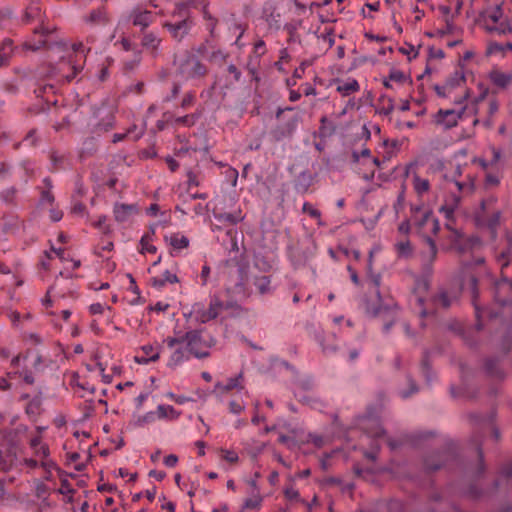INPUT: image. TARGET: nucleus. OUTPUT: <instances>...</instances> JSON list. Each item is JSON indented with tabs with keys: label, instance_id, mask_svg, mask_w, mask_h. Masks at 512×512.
<instances>
[{
	"label": "nucleus",
	"instance_id": "obj_1",
	"mask_svg": "<svg viewBox=\"0 0 512 512\" xmlns=\"http://www.w3.org/2000/svg\"><path fill=\"white\" fill-rule=\"evenodd\" d=\"M30 447L33 450L34 457L25 458L23 463L30 469L38 466L44 471V478L49 479L52 472L56 470V463L50 458V452L47 444L43 443L40 437H34L30 441Z\"/></svg>",
	"mask_w": 512,
	"mask_h": 512
},
{
	"label": "nucleus",
	"instance_id": "obj_2",
	"mask_svg": "<svg viewBox=\"0 0 512 512\" xmlns=\"http://www.w3.org/2000/svg\"><path fill=\"white\" fill-rule=\"evenodd\" d=\"M419 232L424 238L428 250L422 253V261L424 265H430L436 257L437 248L435 242L431 238V234H436L439 230L438 219L432 212H425L422 219L418 222Z\"/></svg>",
	"mask_w": 512,
	"mask_h": 512
},
{
	"label": "nucleus",
	"instance_id": "obj_3",
	"mask_svg": "<svg viewBox=\"0 0 512 512\" xmlns=\"http://www.w3.org/2000/svg\"><path fill=\"white\" fill-rule=\"evenodd\" d=\"M224 310V303L219 298H212L208 306L202 302H196L189 312L184 313L187 321L195 324H205L216 319Z\"/></svg>",
	"mask_w": 512,
	"mask_h": 512
},
{
	"label": "nucleus",
	"instance_id": "obj_4",
	"mask_svg": "<svg viewBox=\"0 0 512 512\" xmlns=\"http://www.w3.org/2000/svg\"><path fill=\"white\" fill-rule=\"evenodd\" d=\"M483 97L476 99L474 102H467L465 106H463L460 110L455 109H447L442 110L440 109L435 115H434V121L437 125L442 126L445 129L454 127L458 120L465 114L470 115H477L478 114V108L476 107V104L479 101H482Z\"/></svg>",
	"mask_w": 512,
	"mask_h": 512
},
{
	"label": "nucleus",
	"instance_id": "obj_5",
	"mask_svg": "<svg viewBox=\"0 0 512 512\" xmlns=\"http://www.w3.org/2000/svg\"><path fill=\"white\" fill-rule=\"evenodd\" d=\"M164 343H166L167 347L171 350L170 358L167 363L170 368L181 365L192 356L189 346L186 345V333H177L173 337H168L164 340Z\"/></svg>",
	"mask_w": 512,
	"mask_h": 512
},
{
	"label": "nucleus",
	"instance_id": "obj_6",
	"mask_svg": "<svg viewBox=\"0 0 512 512\" xmlns=\"http://www.w3.org/2000/svg\"><path fill=\"white\" fill-rule=\"evenodd\" d=\"M186 345L189 346L191 355L195 358H205L209 355L210 348L215 344L213 338L204 339L200 331L186 332Z\"/></svg>",
	"mask_w": 512,
	"mask_h": 512
},
{
	"label": "nucleus",
	"instance_id": "obj_7",
	"mask_svg": "<svg viewBox=\"0 0 512 512\" xmlns=\"http://www.w3.org/2000/svg\"><path fill=\"white\" fill-rule=\"evenodd\" d=\"M365 309L368 314L382 318L385 331H388L395 322L398 311V307L394 303H380L378 306L367 303Z\"/></svg>",
	"mask_w": 512,
	"mask_h": 512
},
{
	"label": "nucleus",
	"instance_id": "obj_8",
	"mask_svg": "<svg viewBox=\"0 0 512 512\" xmlns=\"http://www.w3.org/2000/svg\"><path fill=\"white\" fill-rule=\"evenodd\" d=\"M465 82V75L462 70L454 71L443 84L435 85V91L438 96L451 98L454 90L461 87Z\"/></svg>",
	"mask_w": 512,
	"mask_h": 512
},
{
	"label": "nucleus",
	"instance_id": "obj_9",
	"mask_svg": "<svg viewBox=\"0 0 512 512\" xmlns=\"http://www.w3.org/2000/svg\"><path fill=\"white\" fill-rule=\"evenodd\" d=\"M139 213L137 204L115 203L113 207L114 219L118 223L130 222Z\"/></svg>",
	"mask_w": 512,
	"mask_h": 512
},
{
	"label": "nucleus",
	"instance_id": "obj_10",
	"mask_svg": "<svg viewBox=\"0 0 512 512\" xmlns=\"http://www.w3.org/2000/svg\"><path fill=\"white\" fill-rule=\"evenodd\" d=\"M411 83V78L398 69H391L389 75L383 79V85L392 90H396L400 85H411Z\"/></svg>",
	"mask_w": 512,
	"mask_h": 512
},
{
	"label": "nucleus",
	"instance_id": "obj_11",
	"mask_svg": "<svg viewBox=\"0 0 512 512\" xmlns=\"http://www.w3.org/2000/svg\"><path fill=\"white\" fill-rule=\"evenodd\" d=\"M160 356V347L153 344L143 345L135 355V362L138 364H148L157 361Z\"/></svg>",
	"mask_w": 512,
	"mask_h": 512
},
{
	"label": "nucleus",
	"instance_id": "obj_12",
	"mask_svg": "<svg viewBox=\"0 0 512 512\" xmlns=\"http://www.w3.org/2000/svg\"><path fill=\"white\" fill-rule=\"evenodd\" d=\"M206 72L205 66L194 57L188 58L181 65V73L186 78H196L204 75Z\"/></svg>",
	"mask_w": 512,
	"mask_h": 512
},
{
	"label": "nucleus",
	"instance_id": "obj_13",
	"mask_svg": "<svg viewBox=\"0 0 512 512\" xmlns=\"http://www.w3.org/2000/svg\"><path fill=\"white\" fill-rule=\"evenodd\" d=\"M232 389H237L240 394L247 393L242 385V374H239L236 377L229 378L226 383L218 382L215 385L214 391L220 397H222Z\"/></svg>",
	"mask_w": 512,
	"mask_h": 512
},
{
	"label": "nucleus",
	"instance_id": "obj_14",
	"mask_svg": "<svg viewBox=\"0 0 512 512\" xmlns=\"http://www.w3.org/2000/svg\"><path fill=\"white\" fill-rule=\"evenodd\" d=\"M361 426L366 430L369 437L379 439L385 436V431L383 430L380 422L376 418H371L365 416L361 419Z\"/></svg>",
	"mask_w": 512,
	"mask_h": 512
},
{
	"label": "nucleus",
	"instance_id": "obj_15",
	"mask_svg": "<svg viewBox=\"0 0 512 512\" xmlns=\"http://www.w3.org/2000/svg\"><path fill=\"white\" fill-rule=\"evenodd\" d=\"M481 96L483 97V100L479 101L476 104V107L478 108V111L480 110L481 107L487 106L488 113L492 116L493 114H495L498 111V103L496 102L495 99H486L485 98V93H481L478 97H476V98H474L472 100H469V97H470L469 96V92L466 91L461 96L460 100H456L455 99V102L458 103V104H461L464 100H466L468 102H474L476 99L480 98Z\"/></svg>",
	"mask_w": 512,
	"mask_h": 512
},
{
	"label": "nucleus",
	"instance_id": "obj_16",
	"mask_svg": "<svg viewBox=\"0 0 512 512\" xmlns=\"http://www.w3.org/2000/svg\"><path fill=\"white\" fill-rule=\"evenodd\" d=\"M334 83L336 85V91L343 97L350 96L360 90L359 82L354 78H347L346 80L336 79Z\"/></svg>",
	"mask_w": 512,
	"mask_h": 512
},
{
	"label": "nucleus",
	"instance_id": "obj_17",
	"mask_svg": "<svg viewBox=\"0 0 512 512\" xmlns=\"http://www.w3.org/2000/svg\"><path fill=\"white\" fill-rule=\"evenodd\" d=\"M156 414L157 420L174 421L180 417L181 412L171 405L160 404L156 408Z\"/></svg>",
	"mask_w": 512,
	"mask_h": 512
},
{
	"label": "nucleus",
	"instance_id": "obj_18",
	"mask_svg": "<svg viewBox=\"0 0 512 512\" xmlns=\"http://www.w3.org/2000/svg\"><path fill=\"white\" fill-rule=\"evenodd\" d=\"M131 19L134 25L145 28L152 22V12L135 8L131 13Z\"/></svg>",
	"mask_w": 512,
	"mask_h": 512
},
{
	"label": "nucleus",
	"instance_id": "obj_19",
	"mask_svg": "<svg viewBox=\"0 0 512 512\" xmlns=\"http://www.w3.org/2000/svg\"><path fill=\"white\" fill-rule=\"evenodd\" d=\"M165 240L174 250L177 251L188 248L190 244L188 237L181 233H173L170 236H166Z\"/></svg>",
	"mask_w": 512,
	"mask_h": 512
},
{
	"label": "nucleus",
	"instance_id": "obj_20",
	"mask_svg": "<svg viewBox=\"0 0 512 512\" xmlns=\"http://www.w3.org/2000/svg\"><path fill=\"white\" fill-rule=\"evenodd\" d=\"M156 420H157L156 411H149V412H146L145 414L133 415V418H132L130 424L133 427H144L146 425L154 423Z\"/></svg>",
	"mask_w": 512,
	"mask_h": 512
},
{
	"label": "nucleus",
	"instance_id": "obj_21",
	"mask_svg": "<svg viewBox=\"0 0 512 512\" xmlns=\"http://www.w3.org/2000/svg\"><path fill=\"white\" fill-rule=\"evenodd\" d=\"M177 282H179L177 275L169 270H165L160 276L152 278V284L156 288H162L166 284H174Z\"/></svg>",
	"mask_w": 512,
	"mask_h": 512
},
{
	"label": "nucleus",
	"instance_id": "obj_22",
	"mask_svg": "<svg viewBox=\"0 0 512 512\" xmlns=\"http://www.w3.org/2000/svg\"><path fill=\"white\" fill-rule=\"evenodd\" d=\"M166 27L174 38L181 39L188 32L189 22L183 19L175 24L167 23Z\"/></svg>",
	"mask_w": 512,
	"mask_h": 512
},
{
	"label": "nucleus",
	"instance_id": "obj_23",
	"mask_svg": "<svg viewBox=\"0 0 512 512\" xmlns=\"http://www.w3.org/2000/svg\"><path fill=\"white\" fill-rule=\"evenodd\" d=\"M490 80L498 87L505 88L512 81V74L494 70L489 74Z\"/></svg>",
	"mask_w": 512,
	"mask_h": 512
},
{
	"label": "nucleus",
	"instance_id": "obj_24",
	"mask_svg": "<svg viewBox=\"0 0 512 512\" xmlns=\"http://www.w3.org/2000/svg\"><path fill=\"white\" fill-rule=\"evenodd\" d=\"M395 105L393 98L387 95H381L377 113L383 116H389L394 111Z\"/></svg>",
	"mask_w": 512,
	"mask_h": 512
},
{
	"label": "nucleus",
	"instance_id": "obj_25",
	"mask_svg": "<svg viewBox=\"0 0 512 512\" xmlns=\"http://www.w3.org/2000/svg\"><path fill=\"white\" fill-rule=\"evenodd\" d=\"M253 284L261 295L272 292L271 279L268 276L262 275L254 277Z\"/></svg>",
	"mask_w": 512,
	"mask_h": 512
},
{
	"label": "nucleus",
	"instance_id": "obj_26",
	"mask_svg": "<svg viewBox=\"0 0 512 512\" xmlns=\"http://www.w3.org/2000/svg\"><path fill=\"white\" fill-rule=\"evenodd\" d=\"M35 35L38 36V40L35 42L28 41L25 43V47L29 50H38L40 47L45 45L44 29H35Z\"/></svg>",
	"mask_w": 512,
	"mask_h": 512
},
{
	"label": "nucleus",
	"instance_id": "obj_27",
	"mask_svg": "<svg viewBox=\"0 0 512 512\" xmlns=\"http://www.w3.org/2000/svg\"><path fill=\"white\" fill-rule=\"evenodd\" d=\"M395 249L399 257L407 258L412 254V247L408 240L397 242Z\"/></svg>",
	"mask_w": 512,
	"mask_h": 512
},
{
	"label": "nucleus",
	"instance_id": "obj_28",
	"mask_svg": "<svg viewBox=\"0 0 512 512\" xmlns=\"http://www.w3.org/2000/svg\"><path fill=\"white\" fill-rule=\"evenodd\" d=\"M217 219L220 221L229 222L231 224H237L244 220V216L242 215L241 211H238L237 213H223L217 216Z\"/></svg>",
	"mask_w": 512,
	"mask_h": 512
},
{
	"label": "nucleus",
	"instance_id": "obj_29",
	"mask_svg": "<svg viewBox=\"0 0 512 512\" xmlns=\"http://www.w3.org/2000/svg\"><path fill=\"white\" fill-rule=\"evenodd\" d=\"M253 495L249 498H247L244 502V508L246 509H256L260 507L262 503V496L260 495L259 491H253Z\"/></svg>",
	"mask_w": 512,
	"mask_h": 512
},
{
	"label": "nucleus",
	"instance_id": "obj_30",
	"mask_svg": "<svg viewBox=\"0 0 512 512\" xmlns=\"http://www.w3.org/2000/svg\"><path fill=\"white\" fill-rule=\"evenodd\" d=\"M413 186L418 194H423L429 190L430 184L427 179H423L415 175L413 179Z\"/></svg>",
	"mask_w": 512,
	"mask_h": 512
},
{
	"label": "nucleus",
	"instance_id": "obj_31",
	"mask_svg": "<svg viewBox=\"0 0 512 512\" xmlns=\"http://www.w3.org/2000/svg\"><path fill=\"white\" fill-rule=\"evenodd\" d=\"M431 302L436 307L448 308L451 305V301L446 293L441 292L431 299Z\"/></svg>",
	"mask_w": 512,
	"mask_h": 512
},
{
	"label": "nucleus",
	"instance_id": "obj_32",
	"mask_svg": "<svg viewBox=\"0 0 512 512\" xmlns=\"http://www.w3.org/2000/svg\"><path fill=\"white\" fill-rule=\"evenodd\" d=\"M429 287V284L426 280H420L417 282L415 287V293L417 294V302L422 307L424 306L425 299L421 295L422 292L427 291Z\"/></svg>",
	"mask_w": 512,
	"mask_h": 512
},
{
	"label": "nucleus",
	"instance_id": "obj_33",
	"mask_svg": "<svg viewBox=\"0 0 512 512\" xmlns=\"http://www.w3.org/2000/svg\"><path fill=\"white\" fill-rule=\"evenodd\" d=\"M152 239L149 235H144L140 240L142 253H155L156 247L152 244Z\"/></svg>",
	"mask_w": 512,
	"mask_h": 512
},
{
	"label": "nucleus",
	"instance_id": "obj_34",
	"mask_svg": "<svg viewBox=\"0 0 512 512\" xmlns=\"http://www.w3.org/2000/svg\"><path fill=\"white\" fill-rule=\"evenodd\" d=\"M486 54L504 56L505 51L503 44H500L498 42H490L487 45Z\"/></svg>",
	"mask_w": 512,
	"mask_h": 512
},
{
	"label": "nucleus",
	"instance_id": "obj_35",
	"mask_svg": "<svg viewBox=\"0 0 512 512\" xmlns=\"http://www.w3.org/2000/svg\"><path fill=\"white\" fill-rule=\"evenodd\" d=\"M440 11L445 17V23L448 31H452L454 28V15L451 14V9L447 6H441Z\"/></svg>",
	"mask_w": 512,
	"mask_h": 512
},
{
	"label": "nucleus",
	"instance_id": "obj_36",
	"mask_svg": "<svg viewBox=\"0 0 512 512\" xmlns=\"http://www.w3.org/2000/svg\"><path fill=\"white\" fill-rule=\"evenodd\" d=\"M352 156H353V159L355 162H358L360 160V158H369V159H372V161L375 165H379L378 159L371 157V151L368 148H363L360 151H353Z\"/></svg>",
	"mask_w": 512,
	"mask_h": 512
},
{
	"label": "nucleus",
	"instance_id": "obj_37",
	"mask_svg": "<svg viewBox=\"0 0 512 512\" xmlns=\"http://www.w3.org/2000/svg\"><path fill=\"white\" fill-rule=\"evenodd\" d=\"M219 452L221 454L222 459L229 463H236L239 460L238 453L234 450L221 448Z\"/></svg>",
	"mask_w": 512,
	"mask_h": 512
},
{
	"label": "nucleus",
	"instance_id": "obj_38",
	"mask_svg": "<svg viewBox=\"0 0 512 512\" xmlns=\"http://www.w3.org/2000/svg\"><path fill=\"white\" fill-rule=\"evenodd\" d=\"M142 43L147 48L156 49L160 43V39L156 35L149 33L143 37Z\"/></svg>",
	"mask_w": 512,
	"mask_h": 512
},
{
	"label": "nucleus",
	"instance_id": "obj_39",
	"mask_svg": "<svg viewBox=\"0 0 512 512\" xmlns=\"http://www.w3.org/2000/svg\"><path fill=\"white\" fill-rule=\"evenodd\" d=\"M165 396L168 399H170V400H172L175 403L180 404V405H183V404H185L187 402L193 401V399L190 398V397H187V396H184V395H177V394H175L173 392H167L165 394Z\"/></svg>",
	"mask_w": 512,
	"mask_h": 512
},
{
	"label": "nucleus",
	"instance_id": "obj_40",
	"mask_svg": "<svg viewBox=\"0 0 512 512\" xmlns=\"http://www.w3.org/2000/svg\"><path fill=\"white\" fill-rule=\"evenodd\" d=\"M303 211L305 213L309 214L313 218H316L319 220L321 218V212L308 202H305L303 204Z\"/></svg>",
	"mask_w": 512,
	"mask_h": 512
},
{
	"label": "nucleus",
	"instance_id": "obj_41",
	"mask_svg": "<svg viewBox=\"0 0 512 512\" xmlns=\"http://www.w3.org/2000/svg\"><path fill=\"white\" fill-rule=\"evenodd\" d=\"M245 403L243 401L239 402L236 400H232L229 403L230 412L233 414H240L245 409Z\"/></svg>",
	"mask_w": 512,
	"mask_h": 512
},
{
	"label": "nucleus",
	"instance_id": "obj_42",
	"mask_svg": "<svg viewBox=\"0 0 512 512\" xmlns=\"http://www.w3.org/2000/svg\"><path fill=\"white\" fill-rule=\"evenodd\" d=\"M16 190L14 188H8L1 192V198L6 203H12L15 198Z\"/></svg>",
	"mask_w": 512,
	"mask_h": 512
},
{
	"label": "nucleus",
	"instance_id": "obj_43",
	"mask_svg": "<svg viewBox=\"0 0 512 512\" xmlns=\"http://www.w3.org/2000/svg\"><path fill=\"white\" fill-rule=\"evenodd\" d=\"M356 103H355V100L354 99H350L346 105L344 106V108L337 114H335V117L337 119H340L342 118L344 115H346L348 113L349 110L353 109L355 107Z\"/></svg>",
	"mask_w": 512,
	"mask_h": 512
},
{
	"label": "nucleus",
	"instance_id": "obj_44",
	"mask_svg": "<svg viewBox=\"0 0 512 512\" xmlns=\"http://www.w3.org/2000/svg\"><path fill=\"white\" fill-rule=\"evenodd\" d=\"M254 53L260 57L266 53V45L263 40H258L254 44Z\"/></svg>",
	"mask_w": 512,
	"mask_h": 512
},
{
	"label": "nucleus",
	"instance_id": "obj_45",
	"mask_svg": "<svg viewBox=\"0 0 512 512\" xmlns=\"http://www.w3.org/2000/svg\"><path fill=\"white\" fill-rule=\"evenodd\" d=\"M54 201L53 195L49 191H44L41 195L40 203L42 205L49 204L51 205Z\"/></svg>",
	"mask_w": 512,
	"mask_h": 512
},
{
	"label": "nucleus",
	"instance_id": "obj_46",
	"mask_svg": "<svg viewBox=\"0 0 512 512\" xmlns=\"http://www.w3.org/2000/svg\"><path fill=\"white\" fill-rule=\"evenodd\" d=\"M169 307L170 305L168 303L159 301L151 307V310L156 312H165Z\"/></svg>",
	"mask_w": 512,
	"mask_h": 512
},
{
	"label": "nucleus",
	"instance_id": "obj_47",
	"mask_svg": "<svg viewBox=\"0 0 512 512\" xmlns=\"http://www.w3.org/2000/svg\"><path fill=\"white\" fill-rule=\"evenodd\" d=\"M163 462L167 467H174L178 463V457L174 454H170L164 458Z\"/></svg>",
	"mask_w": 512,
	"mask_h": 512
},
{
	"label": "nucleus",
	"instance_id": "obj_48",
	"mask_svg": "<svg viewBox=\"0 0 512 512\" xmlns=\"http://www.w3.org/2000/svg\"><path fill=\"white\" fill-rule=\"evenodd\" d=\"M50 219L53 221V222H58L62 219L63 217V213L58 210V209H55V208H51L50 211Z\"/></svg>",
	"mask_w": 512,
	"mask_h": 512
},
{
	"label": "nucleus",
	"instance_id": "obj_49",
	"mask_svg": "<svg viewBox=\"0 0 512 512\" xmlns=\"http://www.w3.org/2000/svg\"><path fill=\"white\" fill-rule=\"evenodd\" d=\"M105 307L106 306L101 303H94L90 305L89 310L92 314H102Z\"/></svg>",
	"mask_w": 512,
	"mask_h": 512
},
{
	"label": "nucleus",
	"instance_id": "obj_50",
	"mask_svg": "<svg viewBox=\"0 0 512 512\" xmlns=\"http://www.w3.org/2000/svg\"><path fill=\"white\" fill-rule=\"evenodd\" d=\"M417 390L418 389H417L415 383L410 381V389L409 390H401L400 394H401L402 398H408L413 393L417 392Z\"/></svg>",
	"mask_w": 512,
	"mask_h": 512
},
{
	"label": "nucleus",
	"instance_id": "obj_51",
	"mask_svg": "<svg viewBox=\"0 0 512 512\" xmlns=\"http://www.w3.org/2000/svg\"><path fill=\"white\" fill-rule=\"evenodd\" d=\"M211 269L208 265H204L201 270L202 285H206L210 275Z\"/></svg>",
	"mask_w": 512,
	"mask_h": 512
},
{
	"label": "nucleus",
	"instance_id": "obj_52",
	"mask_svg": "<svg viewBox=\"0 0 512 512\" xmlns=\"http://www.w3.org/2000/svg\"><path fill=\"white\" fill-rule=\"evenodd\" d=\"M74 52H76L77 54H80L81 56H85L86 52L89 51V49H86L83 45V43H77V44H73L72 46Z\"/></svg>",
	"mask_w": 512,
	"mask_h": 512
},
{
	"label": "nucleus",
	"instance_id": "obj_53",
	"mask_svg": "<svg viewBox=\"0 0 512 512\" xmlns=\"http://www.w3.org/2000/svg\"><path fill=\"white\" fill-rule=\"evenodd\" d=\"M456 205H457V203L453 206H448V205L442 206L440 211L442 213H444L446 218H450L454 213V208Z\"/></svg>",
	"mask_w": 512,
	"mask_h": 512
},
{
	"label": "nucleus",
	"instance_id": "obj_54",
	"mask_svg": "<svg viewBox=\"0 0 512 512\" xmlns=\"http://www.w3.org/2000/svg\"><path fill=\"white\" fill-rule=\"evenodd\" d=\"M187 182H188L189 186H197L198 185L196 175L191 170H189L187 172Z\"/></svg>",
	"mask_w": 512,
	"mask_h": 512
},
{
	"label": "nucleus",
	"instance_id": "obj_55",
	"mask_svg": "<svg viewBox=\"0 0 512 512\" xmlns=\"http://www.w3.org/2000/svg\"><path fill=\"white\" fill-rule=\"evenodd\" d=\"M309 437H310L311 442H312L315 446H317V447H321V446L323 445V442H324V441H323L322 436H320V435H316V434H314V435H312V434H311Z\"/></svg>",
	"mask_w": 512,
	"mask_h": 512
},
{
	"label": "nucleus",
	"instance_id": "obj_56",
	"mask_svg": "<svg viewBox=\"0 0 512 512\" xmlns=\"http://www.w3.org/2000/svg\"><path fill=\"white\" fill-rule=\"evenodd\" d=\"M159 210H160V208H159L158 204L153 203L147 208V214L150 216H157L159 213Z\"/></svg>",
	"mask_w": 512,
	"mask_h": 512
},
{
	"label": "nucleus",
	"instance_id": "obj_57",
	"mask_svg": "<svg viewBox=\"0 0 512 512\" xmlns=\"http://www.w3.org/2000/svg\"><path fill=\"white\" fill-rule=\"evenodd\" d=\"M285 495L287 498L289 499H296L299 497V493L297 490H295L294 488H287L285 490Z\"/></svg>",
	"mask_w": 512,
	"mask_h": 512
},
{
	"label": "nucleus",
	"instance_id": "obj_58",
	"mask_svg": "<svg viewBox=\"0 0 512 512\" xmlns=\"http://www.w3.org/2000/svg\"><path fill=\"white\" fill-rule=\"evenodd\" d=\"M347 269L350 273V278H351L352 282L354 284L358 285L360 280H359V277H358L356 271L351 266H348Z\"/></svg>",
	"mask_w": 512,
	"mask_h": 512
},
{
	"label": "nucleus",
	"instance_id": "obj_59",
	"mask_svg": "<svg viewBox=\"0 0 512 512\" xmlns=\"http://www.w3.org/2000/svg\"><path fill=\"white\" fill-rule=\"evenodd\" d=\"M455 185L457 186L459 191H471L473 189V184H464L461 182L456 181Z\"/></svg>",
	"mask_w": 512,
	"mask_h": 512
},
{
	"label": "nucleus",
	"instance_id": "obj_60",
	"mask_svg": "<svg viewBox=\"0 0 512 512\" xmlns=\"http://www.w3.org/2000/svg\"><path fill=\"white\" fill-rule=\"evenodd\" d=\"M97 368L99 369V372L102 374L104 382L109 383L111 381V377L109 375L104 374L106 368L103 366V364L97 363Z\"/></svg>",
	"mask_w": 512,
	"mask_h": 512
},
{
	"label": "nucleus",
	"instance_id": "obj_61",
	"mask_svg": "<svg viewBox=\"0 0 512 512\" xmlns=\"http://www.w3.org/2000/svg\"><path fill=\"white\" fill-rule=\"evenodd\" d=\"M304 94H305L306 96H314V95H316V94H317V92H316V88H315V87H313V86H312V85H310V84H307V85L305 86V88H304Z\"/></svg>",
	"mask_w": 512,
	"mask_h": 512
},
{
	"label": "nucleus",
	"instance_id": "obj_62",
	"mask_svg": "<svg viewBox=\"0 0 512 512\" xmlns=\"http://www.w3.org/2000/svg\"><path fill=\"white\" fill-rule=\"evenodd\" d=\"M228 71L234 75V78L236 80H239L240 79V76H241V73L240 71L236 68L235 65L231 64L228 66Z\"/></svg>",
	"mask_w": 512,
	"mask_h": 512
},
{
	"label": "nucleus",
	"instance_id": "obj_63",
	"mask_svg": "<svg viewBox=\"0 0 512 512\" xmlns=\"http://www.w3.org/2000/svg\"><path fill=\"white\" fill-rule=\"evenodd\" d=\"M399 231L403 234H407L409 231H410V223L409 221H403L400 225H399Z\"/></svg>",
	"mask_w": 512,
	"mask_h": 512
},
{
	"label": "nucleus",
	"instance_id": "obj_64",
	"mask_svg": "<svg viewBox=\"0 0 512 512\" xmlns=\"http://www.w3.org/2000/svg\"><path fill=\"white\" fill-rule=\"evenodd\" d=\"M401 51L402 53L407 54L410 59L415 58L417 56V51L413 46H410L409 50H405L402 48Z\"/></svg>",
	"mask_w": 512,
	"mask_h": 512
}]
</instances>
